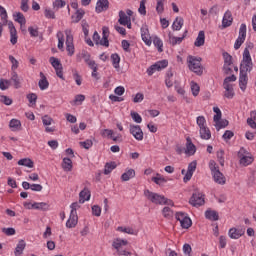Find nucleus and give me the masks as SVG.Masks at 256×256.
Segmentation results:
<instances>
[{"label": "nucleus", "mask_w": 256, "mask_h": 256, "mask_svg": "<svg viewBox=\"0 0 256 256\" xmlns=\"http://www.w3.org/2000/svg\"><path fill=\"white\" fill-rule=\"evenodd\" d=\"M117 164L115 162L106 163L104 167V175H109L113 169H116Z\"/></svg>", "instance_id": "obj_45"}, {"label": "nucleus", "mask_w": 256, "mask_h": 256, "mask_svg": "<svg viewBox=\"0 0 256 256\" xmlns=\"http://www.w3.org/2000/svg\"><path fill=\"white\" fill-rule=\"evenodd\" d=\"M205 217L210 221H219V213H217L215 210H207L205 212Z\"/></svg>", "instance_id": "obj_33"}, {"label": "nucleus", "mask_w": 256, "mask_h": 256, "mask_svg": "<svg viewBox=\"0 0 256 256\" xmlns=\"http://www.w3.org/2000/svg\"><path fill=\"white\" fill-rule=\"evenodd\" d=\"M152 181L156 183V185H165V183H167V179L163 178L161 174H157V177H153Z\"/></svg>", "instance_id": "obj_50"}, {"label": "nucleus", "mask_w": 256, "mask_h": 256, "mask_svg": "<svg viewBox=\"0 0 256 256\" xmlns=\"http://www.w3.org/2000/svg\"><path fill=\"white\" fill-rule=\"evenodd\" d=\"M66 35V51H68V55L71 57L75 53V46L73 45V34H71V29L65 30Z\"/></svg>", "instance_id": "obj_7"}, {"label": "nucleus", "mask_w": 256, "mask_h": 256, "mask_svg": "<svg viewBox=\"0 0 256 256\" xmlns=\"http://www.w3.org/2000/svg\"><path fill=\"white\" fill-rule=\"evenodd\" d=\"M57 39H58V49H63L65 45V35L63 32L59 31L57 33Z\"/></svg>", "instance_id": "obj_46"}, {"label": "nucleus", "mask_w": 256, "mask_h": 256, "mask_svg": "<svg viewBox=\"0 0 256 256\" xmlns=\"http://www.w3.org/2000/svg\"><path fill=\"white\" fill-rule=\"evenodd\" d=\"M190 87H191L192 95L194 97H197V95H199V92L201 91V87H199V84H197V82L192 81L190 83Z\"/></svg>", "instance_id": "obj_42"}, {"label": "nucleus", "mask_w": 256, "mask_h": 256, "mask_svg": "<svg viewBox=\"0 0 256 256\" xmlns=\"http://www.w3.org/2000/svg\"><path fill=\"white\" fill-rule=\"evenodd\" d=\"M66 2L63 0H55L53 3L54 9H61L62 7H65Z\"/></svg>", "instance_id": "obj_64"}, {"label": "nucleus", "mask_w": 256, "mask_h": 256, "mask_svg": "<svg viewBox=\"0 0 256 256\" xmlns=\"http://www.w3.org/2000/svg\"><path fill=\"white\" fill-rule=\"evenodd\" d=\"M200 137L206 141L211 139V130L207 126L200 128Z\"/></svg>", "instance_id": "obj_37"}, {"label": "nucleus", "mask_w": 256, "mask_h": 256, "mask_svg": "<svg viewBox=\"0 0 256 256\" xmlns=\"http://www.w3.org/2000/svg\"><path fill=\"white\" fill-rule=\"evenodd\" d=\"M118 22L120 23V25H129V23H131V18L127 16V14H125L123 10H121L119 12Z\"/></svg>", "instance_id": "obj_30"}, {"label": "nucleus", "mask_w": 256, "mask_h": 256, "mask_svg": "<svg viewBox=\"0 0 256 256\" xmlns=\"http://www.w3.org/2000/svg\"><path fill=\"white\" fill-rule=\"evenodd\" d=\"M27 99L31 105H36L37 103V94L35 93H30L27 95Z\"/></svg>", "instance_id": "obj_61"}, {"label": "nucleus", "mask_w": 256, "mask_h": 256, "mask_svg": "<svg viewBox=\"0 0 256 256\" xmlns=\"http://www.w3.org/2000/svg\"><path fill=\"white\" fill-rule=\"evenodd\" d=\"M197 151V148L194 146L193 142H191V138H187L186 143V155H195V152Z\"/></svg>", "instance_id": "obj_27"}, {"label": "nucleus", "mask_w": 256, "mask_h": 256, "mask_svg": "<svg viewBox=\"0 0 256 256\" xmlns=\"http://www.w3.org/2000/svg\"><path fill=\"white\" fill-rule=\"evenodd\" d=\"M8 27L10 30V43L12 45H17V29H15V25H13V22H8Z\"/></svg>", "instance_id": "obj_15"}, {"label": "nucleus", "mask_w": 256, "mask_h": 256, "mask_svg": "<svg viewBox=\"0 0 256 256\" xmlns=\"http://www.w3.org/2000/svg\"><path fill=\"white\" fill-rule=\"evenodd\" d=\"M189 203L193 205V207H201V205H205V195L201 192H195L190 198Z\"/></svg>", "instance_id": "obj_9"}, {"label": "nucleus", "mask_w": 256, "mask_h": 256, "mask_svg": "<svg viewBox=\"0 0 256 256\" xmlns=\"http://www.w3.org/2000/svg\"><path fill=\"white\" fill-rule=\"evenodd\" d=\"M196 123H197L199 129H201L203 127H207V125H206L207 120H205V116H198Z\"/></svg>", "instance_id": "obj_58"}, {"label": "nucleus", "mask_w": 256, "mask_h": 256, "mask_svg": "<svg viewBox=\"0 0 256 256\" xmlns=\"http://www.w3.org/2000/svg\"><path fill=\"white\" fill-rule=\"evenodd\" d=\"M0 17L2 19L3 25H7V10L3 6L0 5Z\"/></svg>", "instance_id": "obj_55"}, {"label": "nucleus", "mask_w": 256, "mask_h": 256, "mask_svg": "<svg viewBox=\"0 0 256 256\" xmlns=\"http://www.w3.org/2000/svg\"><path fill=\"white\" fill-rule=\"evenodd\" d=\"M227 125H229V121L228 120H220L215 124L216 130L217 131H221V129H225V127H227Z\"/></svg>", "instance_id": "obj_53"}, {"label": "nucleus", "mask_w": 256, "mask_h": 256, "mask_svg": "<svg viewBox=\"0 0 256 256\" xmlns=\"http://www.w3.org/2000/svg\"><path fill=\"white\" fill-rule=\"evenodd\" d=\"M248 81H249V78L247 77V74H243L240 72L239 87H240L241 91H245V89H247Z\"/></svg>", "instance_id": "obj_26"}, {"label": "nucleus", "mask_w": 256, "mask_h": 256, "mask_svg": "<svg viewBox=\"0 0 256 256\" xmlns=\"http://www.w3.org/2000/svg\"><path fill=\"white\" fill-rule=\"evenodd\" d=\"M238 157L240 159V165H243V167H247V165L253 163V156L249 154L245 148L239 150Z\"/></svg>", "instance_id": "obj_6"}, {"label": "nucleus", "mask_w": 256, "mask_h": 256, "mask_svg": "<svg viewBox=\"0 0 256 256\" xmlns=\"http://www.w3.org/2000/svg\"><path fill=\"white\" fill-rule=\"evenodd\" d=\"M91 199V191H89L87 188H84L79 193V203H85V201H89Z\"/></svg>", "instance_id": "obj_24"}, {"label": "nucleus", "mask_w": 256, "mask_h": 256, "mask_svg": "<svg viewBox=\"0 0 256 256\" xmlns=\"http://www.w3.org/2000/svg\"><path fill=\"white\" fill-rule=\"evenodd\" d=\"M241 63H253V59L251 58V52H249L247 49H244L243 51Z\"/></svg>", "instance_id": "obj_41"}, {"label": "nucleus", "mask_w": 256, "mask_h": 256, "mask_svg": "<svg viewBox=\"0 0 256 256\" xmlns=\"http://www.w3.org/2000/svg\"><path fill=\"white\" fill-rule=\"evenodd\" d=\"M144 195L148 199V201H151V203H154L155 205H169L170 207H173L175 205V203H173V200H169L165 198V196L151 192L150 190H145Z\"/></svg>", "instance_id": "obj_1"}, {"label": "nucleus", "mask_w": 256, "mask_h": 256, "mask_svg": "<svg viewBox=\"0 0 256 256\" xmlns=\"http://www.w3.org/2000/svg\"><path fill=\"white\" fill-rule=\"evenodd\" d=\"M117 231H120V233H127L128 235H137V231L134 230L131 227H123V226H119L117 228Z\"/></svg>", "instance_id": "obj_38"}, {"label": "nucleus", "mask_w": 256, "mask_h": 256, "mask_svg": "<svg viewBox=\"0 0 256 256\" xmlns=\"http://www.w3.org/2000/svg\"><path fill=\"white\" fill-rule=\"evenodd\" d=\"M168 37V42L173 47H175V45H181V43H183V39H185V35H183L182 37H175L171 33L168 34Z\"/></svg>", "instance_id": "obj_23"}, {"label": "nucleus", "mask_w": 256, "mask_h": 256, "mask_svg": "<svg viewBox=\"0 0 256 256\" xmlns=\"http://www.w3.org/2000/svg\"><path fill=\"white\" fill-rule=\"evenodd\" d=\"M153 43L157 47L159 53H163V41L159 37H154Z\"/></svg>", "instance_id": "obj_49"}, {"label": "nucleus", "mask_w": 256, "mask_h": 256, "mask_svg": "<svg viewBox=\"0 0 256 256\" xmlns=\"http://www.w3.org/2000/svg\"><path fill=\"white\" fill-rule=\"evenodd\" d=\"M62 169H64L65 171H72L73 161L70 158H63Z\"/></svg>", "instance_id": "obj_35"}, {"label": "nucleus", "mask_w": 256, "mask_h": 256, "mask_svg": "<svg viewBox=\"0 0 256 256\" xmlns=\"http://www.w3.org/2000/svg\"><path fill=\"white\" fill-rule=\"evenodd\" d=\"M156 11L158 15H162L163 11H165V5L163 4V0H157Z\"/></svg>", "instance_id": "obj_57"}, {"label": "nucleus", "mask_w": 256, "mask_h": 256, "mask_svg": "<svg viewBox=\"0 0 256 256\" xmlns=\"http://www.w3.org/2000/svg\"><path fill=\"white\" fill-rule=\"evenodd\" d=\"M42 123L45 125V127H48V125H51L53 123V118L49 117V115H45L42 117Z\"/></svg>", "instance_id": "obj_62"}, {"label": "nucleus", "mask_w": 256, "mask_h": 256, "mask_svg": "<svg viewBox=\"0 0 256 256\" xmlns=\"http://www.w3.org/2000/svg\"><path fill=\"white\" fill-rule=\"evenodd\" d=\"M13 17H14V21L19 23V25H21L22 27H25V23H27V19H25V15H23V13L16 12L15 14H13Z\"/></svg>", "instance_id": "obj_29"}, {"label": "nucleus", "mask_w": 256, "mask_h": 256, "mask_svg": "<svg viewBox=\"0 0 256 256\" xmlns=\"http://www.w3.org/2000/svg\"><path fill=\"white\" fill-rule=\"evenodd\" d=\"M20 9L24 13H27V11H29V0H21Z\"/></svg>", "instance_id": "obj_60"}, {"label": "nucleus", "mask_w": 256, "mask_h": 256, "mask_svg": "<svg viewBox=\"0 0 256 256\" xmlns=\"http://www.w3.org/2000/svg\"><path fill=\"white\" fill-rule=\"evenodd\" d=\"M130 117H132V119L135 123H142V121H143V118L141 117V115H139V113H137L135 111L130 112Z\"/></svg>", "instance_id": "obj_56"}, {"label": "nucleus", "mask_w": 256, "mask_h": 256, "mask_svg": "<svg viewBox=\"0 0 256 256\" xmlns=\"http://www.w3.org/2000/svg\"><path fill=\"white\" fill-rule=\"evenodd\" d=\"M25 247H27L25 240H20L15 248L14 255L15 256L23 255V251H25Z\"/></svg>", "instance_id": "obj_25"}, {"label": "nucleus", "mask_w": 256, "mask_h": 256, "mask_svg": "<svg viewBox=\"0 0 256 256\" xmlns=\"http://www.w3.org/2000/svg\"><path fill=\"white\" fill-rule=\"evenodd\" d=\"M247 38V25L241 24L239 28V36L234 43V49H241V45L245 43V39Z\"/></svg>", "instance_id": "obj_5"}, {"label": "nucleus", "mask_w": 256, "mask_h": 256, "mask_svg": "<svg viewBox=\"0 0 256 256\" xmlns=\"http://www.w3.org/2000/svg\"><path fill=\"white\" fill-rule=\"evenodd\" d=\"M167 65H169V62L167 60L158 61L147 69V74L149 75V77H151L153 73H155L156 71H161V69H165Z\"/></svg>", "instance_id": "obj_10"}, {"label": "nucleus", "mask_w": 256, "mask_h": 256, "mask_svg": "<svg viewBox=\"0 0 256 256\" xmlns=\"http://www.w3.org/2000/svg\"><path fill=\"white\" fill-rule=\"evenodd\" d=\"M129 131H130V135H132L134 139H136V141H143L144 134H143V129H141V126L131 124Z\"/></svg>", "instance_id": "obj_11"}, {"label": "nucleus", "mask_w": 256, "mask_h": 256, "mask_svg": "<svg viewBox=\"0 0 256 256\" xmlns=\"http://www.w3.org/2000/svg\"><path fill=\"white\" fill-rule=\"evenodd\" d=\"M195 47H203L205 45V31H200L194 42Z\"/></svg>", "instance_id": "obj_31"}, {"label": "nucleus", "mask_w": 256, "mask_h": 256, "mask_svg": "<svg viewBox=\"0 0 256 256\" xmlns=\"http://www.w3.org/2000/svg\"><path fill=\"white\" fill-rule=\"evenodd\" d=\"M141 37L146 45H151V35L149 34V28L147 25L141 27Z\"/></svg>", "instance_id": "obj_14"}, {"label": "nucleus", "mask_w": 256, "mask_h": 256, "mask_svg": "<svg viewBox=\"0 0 256 256\" xmlns=\"http://www.w3.org/2000/svg\"><path fill=\"white\" fill-rule=\"evenodd\" d=\"M92 214L95 217H101V207L99 205L92 206Z\"/></svg>", "instance_id": "obj_63"}, {"label": "nucleus", "mask_w": 256, "mask_h": 256, "mask_svg": "<svg viewBox=\"0 0 256 256\" xmlns=\"http://www.w3.org/2000/svg\"><path fill=\"white\" fill-rule=\"evenodd\" d=\"M209 169L211 171L213 180L218 185H225V183H227V178H225V175H223V173L219 170V165H217V162H215V160H210Z\"/></svg>", "instance_id": "obj_2"}, {"label": "nucleus", "mask_w": 256, "mask_h": 256, "mask_svg": "<svg viewBox=\"0 0 256 256\" xmlns=\"http://www.w3.org/2000/svg\"><path fill=\"white\" fill-rule=\"evenodd\" d=\"M9 61L12 63L11 71L12 73L17 72L19 69V61L13 57V55H9Z\"/></svg>", "instance_id": "obj_43"}, {"label": "nucleus", "mask_w": 256, "mask_h": 256, "mask_svg": "<svg viewBox=\"0 0 256 256\" xmlns=\"http://www.w3.org/2000/svg\"><path fill=\"white\" fill-rule=\"evenodd\" d=\"M109 9V0H98L96 4V12L102 13V11H107Z\"/></svg>", "instance_id": "obj_20"}, {"label": "nucleus", "mask_w": 256, "mask_h": 256, "mask_svg": "<svg viewBox=\"0 0 256 256\" xmlns=\"http://www.w3.org/2000/svg\"><path fill=\"white\" fill-rule=\"evenodd\" d=\"M18 165H21L22 167H28L29 169H33V167H35V162H33L31 158H24L18 161Z\"/></svg>", "instance_id": "obj_32"}, {"label": "nucleus", "mask_w": 256, "mask_h": 256, "mask_svg": "<svg viewBox=\"0 0 256 256\" xmlns=\"http://www.w3.org/2000/svg\"><path fill=\"white\" fill-rule=\"evenodd\" d=\"M233 25V14L230 10H227L222 19V27L223 29H227V27H231Z\"/></svg>", "instance_id": "obj_13"}, {"label": "nucleus", "mask_w": 256, "mask_h": 256, "mask_svg": "<svg viewBox=\"0 0 256 256\" xmlns=\"http://www.w3.org/2000/svg\"><path fill=\"white\" fill-rule=\"evenodd\" d=\"M217 159L219 161V164L221 165V167L225 166V151L220 150L217 152Z\"/></svg>", "instance_id": "obj_54"}, {"label": "nucleus", "mask_w": 256, "mask_h": 256, "mask_svg": "<svg viewBox=\"0 0 256 256\" xmlns=\"http://www.w3.org/2000/svg\"><path fill=\"white\" fill-rule=\"evenodd\" d=\"M41 79L38 82V85L41 89V91H45V89H49V81H47V77H45V74L43 72H40Z\"/></svg>", "instance_id": "obj_28"}, {"label": "nucleus", "mask_w": 256, "mask_h": 256, "mask_svg": "<svg viewBox=\"0 0 256 256\" xmlns=\"http://www.w3.org/2000/svg\"><path fill=\"white\" fill-rule=\"evenodd\" d=\"M253 71V62H241L240 73L247 75Z\"/></svg>", "instance_id": "obj_21"}, {"label": "nucleus", "mask_w": 256, "mask_h": 256, "mask_svg": "<svg viewBox=\"0 0 256 256\" xmlns=\"http://www.w3.org/2000/svg\"><path fill=\"white\" fill-rule=\"evenodd\" d=\"M224 91V97L226 99H233L235 97V90L233 89V85H227L223 84Z\"/></svg>", "instance_id": "obj_22"}, {"label": "nucleus", "mask_w": 256, "mask_h": 256, "mask_svg": "<svg viewBox=\"0 0 256 256\" xmlns=\"http://www.w3.org/2000/svg\"><path fill=\"white\" fill-rule=\"evenodd\" d=\"M100 45L103 47H109V28L107 26L102 28V39L100 41Z\"/></svg>", "instance_id": "obj_16"}, {"label": "nucleus", "mask_w": 256, "mask_h": 256, "mask_svg": "<svg viewBox=\"0 0 256 256\" xmlns=\"http://www.w3.org/2000/svg\"><path fill=\"white\" fill-rule=\"evenodd\" d=\"M223 57L224 65H226L227 67H231V65H233V56H231L228 52H224Z\"/></svg>", "instance_id": "obj_47"}, {"label": "nucleus", "mask_w": 256, "mask_h": 256, "mask_svg": "<svg viewBox=\"0 0 256 256\" xmlns=\"http://www.w3.org/2000/svg\"><path fill=\"white\" fill-rule=\"evenodd\" d=\"M9 127L10 129H12V131H19V129L21 128V121L17 119H12L10 121Z\"/></svg>", "instance_id": "obj_44"}, {"label": "nucleus", "mask_w": 256, "mask_h": 256, "mask_svg": "<svg viewBox=\"0 0 256 256\" xmlns=\"http://www.w3.org/2000/svg\"><path fill=\"white\" fill-rule=\"evenodd\" d=\"M127 245H129V242L121 238H116L112 242L113 249L117 251V255L121 256L131 255V252L123 250V247H127Z\"/></svg>", "instance_id": "obj_4"}, {"label": "nucleus", "mask_w": 256, "mask_h": 256, "mask_svg": "<svg viewBox=\"0 0 256 256\" xmlns=\"http://www.w3.org/2000/svg\"><path fill=\"white\" fill-rule=\"evenodd\" d=\"M183 23H184V20L182 17H176L172 25L173 31H181V28L183 27Z\"/></svg>", "instance_id": "obj_36"}, {"label": "nucleus", "mask_w": 256, "mask_h": 256, "mask_svg": "<svg viewBox=\"0 0 256 256\" xmlns=\"http://www.w3.org/2000/svg\"><path fill=\"white\" fill-rule=\"evenodd\" d=\"M11 87V80L0 79V89L1 91H7Z\"/></svg>", "instance_id": "obj_48"}, {"label": "nucleus", "mask_w": 256, "mask_h": 256, "mask_svg": "<svg viewBox=\"0 0 256 256\" xmlns=\"http://www.w3.org/2000/svg\"><path fill=\"white\" fill-rule=\"evenodd\" d=\"M228 235H229L230 239H239L240 237H243V235H245V230L231 228L228 232Z\"/></svg>", "instance_id": "obj_17"}, {"label": "nucleus", "mask_w": 256, "mask_h": 256, "mask_svg": "<svg viewBox=\"0 0 256 256\" xmlns=\"http://www.w3.org/2000/svg\"><path fill=\"white\" fill-rule=\"evenodd\" d=\"M196 169H197V161H192L188 165V170L183 178L184 183H187V181H191V177H193V173H195Z\"/></svg>", "instance_id": "obj_12"}, {"label": "nucleus", "mask_w": 256, "mask_h": 256, "mask_svg": "<svg viewBox=\"0 0 256 256\" xmlns=\"http://www.w3.org/2000/svg\"><path fill=\"white\" fill-rule=\"evenodd\" d=\"M182 229H189L191 225H193V222L191 221V218L189 216L182 222L180 223Z\"/></svg>", "instance_id": "obj_59"}, {"label": "nucleus", "mask_w": 256, "mask_h": 256, "mask_svg": "<svg viewBox=\"0 0 256 256\" xmlns=\"http://www.w3.org/2000/svg\"><path fill=\"white\" fill-rule=\"evenodd\" d=\"M135 177V170L129 169L127 172L123 173L121 176L122 181H129V179H133Z\"/></svg>", "instance_id": "obj_40"}, {"label": "nucleus", "mask_w": 256, "mask_h": 256, "mask_svg": "<svg viewBox=\"0 0 256 256\" xmlns=\"http://www.w3.org/2000/svg\"><path fill=\"white\" fill-rule=\"evenodd\" d=\"M113 67L115 69H119V63L121 62V57H119V54H112L111 55Z\"/></svg>", "instance_id": "obj_51"}, {"label": "nucleus", "mask_w": 256, "mask_h": 256, "mask_svg": "<svg viewBox=\"0 0 256 256\" xmlns=\"http://www.w3.org/2000/svg\"><path fill=\"white\" fill-rule=\"evenodd\" d=\"M78 221H79V217L77 216V214H75V212L70 213V217L66 222V227L68 229H73V227L77 226Z\"/></svg>", "instance_id": "obj_18"}, {"label": "nucleus", "mask_w": 256, "mask_h": 256, "mask_svg": "<svg viewBox=\"0 0 256 256\" xmlns=\"http://www.w3.org/2000/svg\"><path fill=\"white\" fill-rule=\"evenodd\" d=\"M162 214H163V217H165V219H172L173 210H171V208L166 206V207L163 208Z\"/></svg>", "instance_id": "obj_52"}, {"label": "nucleus", "mask_w": 256, "mask_h": 256, "mask_svg": "<svg viewBox=\"0 0 256 256\" xmlns=\"http://www.w3.org/2000/svg\"><path fill=\"white\" fill-rule=\"evenodd\" d=\"M11 83H13L14 89H21V78H19L17 72L11 73L10 85Z\"/></svg>", "instance_id": "obj_19"}, {"label": "nucleus", "mask_w": 256, "mask_h": 256, "mask_svg": "<svg viewBox=\"0 0 256 256\" xmlns=\"http://www.w3.org/2000/svg\"><path fill=\"white\" fill-rule=\"evenodd\" d=\"M49 61L52 67L55 69L57 77L64 81L65 77H63V64H61V61L53 56L49 58Z\"/></svg>", "instance_id": "obj_8"}, {"label": "nucleus", "mask_w": 256, "mask_h": 256, "mask_svg": "<svg viewBox=\"0 0 256 256\" xmlns=\"http://www.w3.org/2000/svg\"><path fill=\"white\" fill-rule=\"evenodd\" d=\"M201 58L195 56H188L187 62L190 71L196 73V75H203V66L201 65Z\"/></svg>", "instance_id": "obj_3"}, {"label": "nucleus", "mask_w": 256, "mask_h": 256, "mask_svg": "<svg viewBox=\"0 0 256 256\" xmlns=\"http://www.w3.org/2000/svg\"><path fill=\"white\" fill-rule=\"evenodd\" d=\"M85 15V10L78 9L75 12V15L72 16V23H79L83 19V16Z\"/></svg>", "instance_id": "obj_34"}, {"label": "nucleus", "mask_w": 256, "mask_h": 256, "mask_svg": "<svg viewBox=\"0 0 256 256\" xmlns=\"http://www.w3.org/2000/svg\"><path fill=\"white\" fill-rule=\"evenodd\" d=\"M32 207H34V209H38L39 211H47V209H49V204L45 202H35L33 203Z\"/></svg>", "instance_id": "obj_39"}]
</instances>
